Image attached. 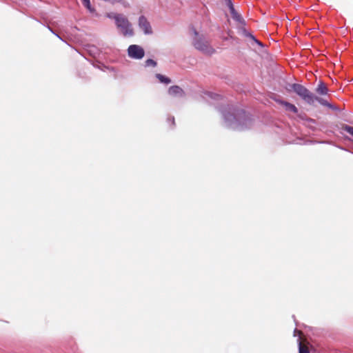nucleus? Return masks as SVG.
Instances as JSON below:
<instances>
[{"instance_id": "1", "label": "nucleus", "mask_w": 353, "mask_h": 353, "mask_svg": "<svg viewBox=\"0 0 353 353\" xmlns=\"http://www.w3.org/2000/svg\"><path fill=\"white\" fill-rule=\"evenodd\" d=\"M223 117L225 123L228 125L236 123L238 125H248L250 124L251 120L245 112L242 110H233V111H224Z\"/></svg>"}, {"instance_id": "2", "label": "nucleus", "mask_w": 353, "mask_h": 353, "mask_svg": "<svg viewBox=\"0 0 353 353\" xmlns=\"http://www.w3.org/2000/svg\"><path fill=\"white\" fill-rule=\"evenodd\" d=\"M290 87L307 103L310 105L314 104L315 102V95L305 86L299 83H293Z\"/></svg>"}, {"instance_id": "3", "label": "nucleus", "mask_w": 353, "mask_h": 353, "mask_svg": "<svg viewBox=\"0 0 353 353\" xmlns=\"http://www.w3.org/2000/svg\"><path fill=\"white\" fill-rule=\"evenodd\" d=\"M114 19L117 27L121 29L124 36H132L133 34L131 24L125 17L121 14H116Z\"/></svg>"}, {"instance_id": "4", "label": "nucleus", "mask_w": 353, "mask_h": 353, "mask_svg": "<svg viewBox=\"0 0 353 353\" xmlns=\"http://www.w3.org/2000/svg\"><path fill=\"white\" fill-rule=\"evenodd\" d=\"M194 46L206 54L210 55L214 52V48L209 45L208 42L201 39H198L194 42Z\"/></svg>"}, {"instance_id": "5", "label": "nucleus", "mask_w": 353, "mask_h": 353, "mask_svg": "<svg viewBox=\"0 0 353 353\" xmlns=\"http://www.w3.org/2000/svg\"><path fill=\"white\" fill-rule=\"evenodd\" d=\"M128 56L136 59H141L144 57V50L138 45H131L128 49Z\"/></svg>"}, {"instance_id": "6", "label": "nucleus", "mask_w": 353, "mask_h": 353, "mask_svg": "<svg viewBox=\"0 0 353 353\" xmlns=\"http://www.w3.org/2000/svg\"><path fill=\"white\" fill-rule=\"evenodd\" d=\"M139 27L144 31L145 34L152 33V28L150 23L144 16H141L139 19Z\"/></svg>"}, {"instance_id": "7", "label": "nucleus", "mask_w": 353, "mask_h": 353, "mask_svg": "<svg viewBox=\"0 0 353 353\" xmlns=\"http://www.w3.org/2000/svg\"><path fill=\"white\" fill-rule=\"evenodd\" d=\"M276 101L283 105L286 111L292 112L295 114L298 112V109L294 104L283 100H276Z\"/></svg>"}, {"instance_id": "8", "label": "nucleus", "mask_w": 353, "mask_h": 353, "mask_svg": "<svg viewBox=\"0 0 353 353\" xmlns=\"http://www.w3.org/2000/svg\"><path fill=\"white\" fill-rule=\"evenodd\" d=\"M168 93L172 97H183L184 91L178 85H172L168 90Z\"/></svg>"}, {"instance_id": "9", "label": "nucleus", "mask_w": 353, "mask_h": 353, "mask_svg": "<svg viewBox=\"0 0 353 353\" xmlns=\"http://www.w3.org/2000/svg\"><path fill=\"white\" fill-rule=\"evenodd\" d=\"M316 92L319 94L325 95L328 93V88H327L324 83L321 81L316 89Z\"/></svg>"}, {"instance_id": "10", "label": "nucleus", "mask_w": 353, "mask_h": 353, "mask_svg": "<svg viewBox=\"0 0 353 353\" xmlns=\"http://www.w3.org/2000/svg\"><path fill=\"white\" fill-rule=\"evenodd\" d=\"M315 101H318L320 104H321L323 106L327 107L332 110H337L336 107L334 105L329 103L327 101L325 100L323 98H320L315 96Z\"/></svg>"}, {"instance_id": "11", "label": "nucleus", "mask_w": 353, "mask_h": 353, "mask_svg": "<svg viewBox=\"0 0 353 353\" xmlns=\"http://www.w3.org/2000/svg\"><path fill=\"white\" fill-rule=\"evenodd\" d=\"M230 10H231V14L232 15V18L236 20V21H238L239 23L241 24H243L244 23V20L242 18V17L235 11V10L234 9L232 5L231 4L230 5Z\"/></svg>"}, {"instance_id": "12", "label": "nucleus", "mask_w": 353, "mask_h": 353, "mask_svg": "<svg viewBox=\"0 0 353 353\" xmlns=\"http://www.w3.org/2000/svg\"><path fill=\"white\" fill-rule=\"evenodd\" d=\"M299 353H310L307 345L301 341L299 343Z\"/></svg>"}, {"instance_id": "13", "label": "nucleus", "mask_w": 353, "mask_h": 353, "mask_svg": "<svg viewBox=\"0 0 353 353\" xmlns=\"http://www.w3.org/2000/svg\"><path fill=\"white\" fill-rule=\"evenodd\" d=\"M156 77L159 80V81L161 83L168 84L171 82L170 79H169L168 77H166L161 74H157Z\"/></svg>"}, {"instance_id": "14", "label": "nucleus", "mask_w": 353, "mask_h": 353, "mask_svg": "<svg viewBox=\"0 0 353 353\" xmlns=\"http://www.w3.org/2000/svg\"><path fill=\"white\" fill-rule=\"evenodd\" d=\"M342 128L343 130H345V132H347V133H349L350 134H351L353 137V127L352 126L345 125L343 126Z\"/></svg>"}, {"instance_id": "15", "label": "nucleus", "mask_w": 353, "mask_h": 353, "mask_svg": "<svg viewBox=\"0 0 353 353\" xmlns=\"http://www.w3.org/2000/svg\"><path fill=\"white\" fill-rule=\"evenodd\" d=\"M145 66H152V67H154L157 65V62L154 61V60L151 59H147L145 62Z\"/></svg>"}, {"instance_id": "16", "label": "nucleus", "mask_w": 353, "mask_h": 353, "mask_svg": "<svg viewBox=\"0 0 353 353\" xmlns=\"http://www.w3.org/2000/svg\"><path fill=\"white\" fill-rule=\"evenodd\" d=\"M84 6L90 11H92L90 0H82Z\"/></svg>"}, {"instance_id": "17", "label": "nucleus", "mask_w": 353, "mask_h": 353, "mask_svg": "<svg viewBox=\"0 0 353 353\" xmlns=\"http://www.w3.org/2000/svg\"><path fill=\"white\" fill-rule=\"evenodd\" d=\"M251 37H252V39H254V41H256L259 45L262 46L261 42H260V41H257L256 39H255V38H254L253 36H252V35H251Z\"/></svg>"}, {"instance_id": "18", "label": "nucleus", "mask_w": 353, "mask_h": 353, "mask_svg": "<svg viewBox=\"0 0 353 353\" xmlns=\"http://www.w3.org/2000/svg\"><path fill=\"white\" fill-rule=\"evenodd\" d=\"M194 34H195L196 35H197V34H198V33H197L196 31H194Z\"/></svg>"}]
</instances>
